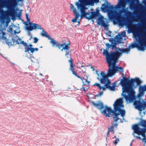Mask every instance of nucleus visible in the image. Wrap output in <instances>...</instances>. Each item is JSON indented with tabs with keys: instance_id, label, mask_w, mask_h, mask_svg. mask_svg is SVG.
Wrapping results in <instances>:
<instances>
[{
	"instance_id": "nucleus-37",
	"label": "nucleus",
	"mask_w": 146,
	"mask_h": 146,
	"mask_svg": "<svg viewBox=\"0 0 146 146\" xmlns=\"http://www.w3.org/2000/svg\"><path fill=\"white\" fill-rule=\"evenodd\" d=\"M83 83L84 85H86L87 84H89L90 82L89 81H88L87 80H86L85 79L83 78V80H82Z\"/></svg>"
},
{
	"instance_id": "nucleus-43",
	"label": "nucleus",
	"mask_w": 146,
	"mask_h": 146,
	"mask_svg": "<svg viewBox=\"0 0 146 146\" xmlns=\"http://www.w3.org/2000/svg\"><path fill=\"white\" fill-rule=\"evenodd\" d=\"M33 39H34V41H33V42L34 43H36L37 42L38 40V39L36 37H34V38H33Z\"/></svg>"
},
{
	"instance_id": "nucleus-51",
	"label": "nucleus",
	"mask_w": 146,
	"mask_h": 146,
	"mask_svg": "<svg viewBox=\"0 0 146 146\" xmlns=\"http://www.w3.org/2000/svg\"><path fill=\"white\" fill-rule=\"evenodd\" d=\"M114 125L115 127H116L117 125H117V123H115L114 124Z\"/></svg>"
},
{
	"instance_id": "nucleus-42",
	"label": "nucleus",
	"mask_w": 146,
	"mask_h": 146,
	"mask_svg": "<svg viewBox=\"0 0 146 146\" xmlns=\"http://www.w3.org/2000/svg\"><path fill=\"white\" fill-rule=\"evenodd\" d=\"M119 142V140L118 138H117L114 141V144L116 145L117 144V143Z\"/></svg>"
},
{
	"instance_id": "nucleus-24",
	"label": "nucleus",
	"mask_w": 146,
	"mask_h": 146,
	"mask_svg": "<svg viewBox=\"0 0 146 146\" xmlns=\"http://www.w3.org/2000/svg\"><path fill=\"white\" fill-rule=\"evenodd\" d=\"M131 87L132 88L134 86V83L135 82H136L138 85H140L141 83V81L139 80V78H136L133 79L131 80Z\"/></svg>"
},
{
	"instance_id": "nucleus-63",
	"label": "nucleus",
	"mask_w": 146,
	"mask_h": 146,
	"mask_svg": "<svg viewBox=\"0 0 146 146\" xmlns=\"http://www.w3.org/2000/svg\"><path fill=\"white\" fill-rule=\"evenodd\" d=\"M84 91H85V90L84 89Z\"/></svg>"
},
{
	"instance_id": "nucleus-3",
	"label": "nucleus",
	"mask_w": 146,
	"mask_h": 146,
	"mask_svg": "<svg viewBox=\"0 0 146 146\" xmlns=\"http://www.w3.org/2000/svg\"><path fill=\"white\" fill-rule=\"evenodd\" d=\"M131 80L123 77L120 81V84L122 86L121 94L127 103L132 102L135 100V92L132 88Z\"/></svg>"
},
{
	"instance_id": "nucleus-36",
	"label": "nucleus",
	"mask_w": 146,
	"mask_h": 146,
	"mask_svg": "<svg viewBox=\"0 0 146 146\" xmlns=\"http://www.w3.org/2000/svg\"><path fill=\"white\" fill-rule=\"evenodd\" d=\"M75 18L72 20V21L73 22H77L76 19H77L80 16L79 14H75Z\"/></svg>"
},
{
	"instance_id": "nucleus-16",
	"label": "nucleus",
	"mask_w": 146,
	"mask_h": 146,
	"mask_svg": "<svg viewBox=\"0 0 146 146\" xmlns=\"http://www.w3.org/2000/svg\"><path fill=\"white\" fill-rule=\"evenodd\" d=\"M146 91V85L140 86L139 88V93L138 96L139 97L143 96L145 94V91Z\"/></svg>"
},
{
	"instance_id": "nucleus-41",
	"label": "nucleus",
	"mask_w": 146,
	"mask_h": 146,
	"mask_svg": "<svg viewBox=\"0 0 146 146\" xmlns=\"http://www.w3.org/2000/svg\"><path fill=\"white\" fill-rule=\"evenodd\" d=\"M103 91H101L98 94H96V96L97 97H100L102 95H103Z\"/></svg>"
},
{
	"instance_id": "nucleus-50",
	"label": "nucleus",
	"mask_w": 146,
	"mask_h": 146,
	"mask_svg": "<svg viewBox=\"0 0 146 146\" xmlns=\"http://www.w3.org/2000/svg\"><path fill=\"white\" fill-rule=\"evenodd\" d=\"M91 68L92 69V70L93 71H94L95 70V69H94V67L92 66L91 67Z\"/></svg>"
},
{
	"instance_id": "nucleus-38",
	"label": "nucleus",
	"mask_w": 146,
	"mask_h": 146,
	"mask_svg": "<svg viewBox=\"0 0 146 146\" xmlns=\"http://www.w3.org/2000/svg\"><path fill=\"white\" fill-rule=\"evenodd\" d=\"M65 52V56L66 57L68 58H70L71 56L70 53V52L66 50Z\"/></svg>"
},
{
	"instance_id": "nucleus-47",
	"label": "nucleus",
	"mask_w": 146,
	"mask_h": 146,
	"mask_svg": "<svg viewBox=\"0 0 146 146\" xmlns=\"http://www.w3.org/2000/svg\"><path fill=\"white\" fill-rule=\"evenodd\" d=\"M27 19V21L29 22H29H30V18H29V17L28 18H26Z\"/></svg>"
},
{
	"instance_id": "nucleus-45",
	"label": "nucleus",
	"mask_w": 146,
	"mask_h": 146,
	"mask_svg": "<svg viewBox=\"0 0 146 146\" xmlns=\"http://www.w3.org/2000/svg\"><path fill=\"white\" fill-rule=\"evenodd\" d=\"M30 31H28V33H27V35L29 36H31V32H30Z\"/></svg>"
},
{
	"instance_id": "nucleus-19",
	"label": "nucleus",
	"mask_w": 146,
	"mask_h": 146,
	"mask_svg": "<svg viewBox=\"0 0 146 146\" xmlns=\"http://www.w3.org/2000/svg\"><path fill=\"white\" fill-rule=\"evenodd\" d=\"M98 24L99 25L103 27L105 29L106 28L108 29V27L109 26L108 23L106 22L104 20L100 18L98 19Z\"/></svg>"
},
{
	"instance_id": "nucleus-27",
	"label": "nucleus",
	"mask_w": 146,
	"mask_h": 146,
	"mask_svg": "<svg viewBox=\"0 0 146 146\" xmlns=\"http://www.w3.org/2000/svg\"><path fill=\"white\" fill-rule=\"evenodd\" d=\"M115 38L117 41L119 43H121V41L122 40V38L120 34H119L116 36Z\"/></svg>"
},
{
	"instance_id": "nucleus-28",
	"label": "nucleus",
	"mask_w": 146,
	"mask_h": 146,
	"mask_svg": "<svg viewBox=\"0 0 146 146\" xmlns=\"http://www.w3.org/2000/svg\"><path fill=\"white\" fill-rule=\"evenodd\" d=\"M130 51V49L129 48H123L121 49L120 48V50H119V52H121V54L123 52H126L128 53Z\"/></svg>"
},
{
	"instance_id": "nucleus-61",
	"label": "nucleus",
	"mask_w": 146,
	"mask_h": 146,
	"mask_svg": "<svg viewBox=\"0 0 146 146\" xmlns=\"http://www.w3.org/2000/svg\"><path fill=\"white\" fill-rule=\"evenodd\" d=\"M146 35V34L144 36V37H145V35Z\"/></svg>"
},
{
	"instance_id": "nucleus-21",
	"label": "nucleus",
	"mask_w": 146,
	"mask_h": 146,
	"mask_svg": "<svg viewBox=\"0 0 146 146\" xmlns=\"http://www.w3.org/2000/svg\"><path fill=\"white\" fill-rule=\"evenodd\" d=\"M111 82L109 80H108L104 84H105V88H108L111 90H115V86H110Z\"/></svg>"
},
{
	"instance_id": "nucleus-34",
	"label": "nucleus",
	"mask_w": 146,
	"mask_h": 146,
	"mask_svg": "<svg viewBox=\"0 0 146 146\" xmlns=\"http://www.w3.org/2000/svg\"><path fill=\"white\" fill-rule=\"evenodd\" d=\"M140 124L142 127H146V121L144 120H141Z\"/></svg>"
},
{
	"instance_id": "nucleus-31",
	"label": "nucleus",
	"mask_w": 146,
	"mask_h": 146,
	"mask_svg": "<svg viewBox=\"0 0 146 146\" xmlns=\"http://www.w3.org/2000/svg\"><path fill=\"white\" fill-rule=\"evenodd\" d=\"M94 85H96L97 87H98L99 88L100 90H105L106 89V88H105V86L104 87H102L101 86L100 84L97 83H95Z\"/></svg>"
},
{
	"instance_id": "nucleus-46",
	"label": "nucleus",
	"mask_w": 146,
	"mask_h": 146,
	"mask_svg": "<svg viewBox=\"0 0 146 146\" xmlns=\"http://www.w3.org/2000/svg\"><path fill=\"white\" fill-rule=\"evenodd\" d=\"M76 76H77L78 78H80L81 80H82L83 79V78H82L81 77L78 76V75Z\"/></svg>"
},
{
	"instance_id": "nucleus-2",
	"label": "nucleus",
	"mask_w": 146,
	"mask_h": 146,
	"mask_svg": "<svg viewBox=\"0 0 146 146\" xmlns=\"http://www.w3.org/2000/svg\"><path fill=\"white\" fill-rule=\"evenodd\" d=\"M113 106L114 110H112L110 108L106 106L105 109L101 111L102 113H104L106 117H110L111 113H113V118L115 122H116L120 120V123L123 122L125 120L124 117L125 116V111L122 109L124 107L122 99L120 98L116 100Z\"/></svg>"
},
{
	"instance_id": "nucleus-29",
	"label": "nucleus",
	"mask_w": 146,
	"mask_h": 146,
	"mask_svg": "<svg viewBox=\"0 0 146 146\" xmlns=\"http://www.w3.org/2000/svg\"><path fill=\"white\" fill-rule=\"evenodd\" d=\"M69 45H70V44L69 43L68 44H66L65 43V44L62 48L61 50V51H62L63 50H65V51H68V50L69 48Z\"/></svg>"
},
{
	"instance_id": "nucleus-60",
	"label": "nucleus",
	"mask_w": 146,
	"mask_h": 146,
	"mask_svg": "<svg viewBox=\"0 0 146 146\" xmlns=\"http://www.w3.org/2000/svg\"><path fill=\"white\" fill-rule=\"evenodd\" d=\"M108 35L109 36H111V35Z\"/></svg>"
},
{
	"instance_id": "nucleus-5",
	"label": "nucleus",
	"mask_w": 146,
	"mask_h": 146,
	"mask_svg": "<svg viewBox=\"0 0 146 146\" xmlns=\"http://www.w3.org/2000/svg\"><path fill=\"white\" fill-rule=\"evenodd\" d=\"M23 0H0V12L3 11V6L8 9L9 14L13 16L15 14V8L17 5V3L22 1Z\"/></svg>"
},
{
	"instance_id": "nucleus-22",
	"label": "nucleus",
	"mask_w": 146,
	"mask_h": 146,
	"mask_svg": "<svg viewBox=\"0 0 146 146\" xmlns=\"http://www.w3.org/2000/svg\"><path fill=\"white\" fill-rule=\"evenodd\" d=\"M92 104L94 106L100 110H101L104 108V106L102 102H99L96 104L92 102Z\"/></svg>"
},
{
	"instance_id": "nucleus-12",
	"label": "nucleus",
	"mask_w": 146,
	"mask_h": 146,
	"mask_svg": "<svg viewBox=\"0 0 146 146\" xmlns=\"http://www.w3.org/2000/svg\"><path fill=\"white\" fill-rule=\"evenodd\" d=\"M29 26L28 25H26V29L28 31H32L33 29H42L41 26L39 24L35 23L29 22Z\"/></svg>"
},
{
	"instance_id": "nucleus-49",
	"label": "nucleus",
	"mask_w": 146,
	"mask_h": 146,
	"mask_svg": "<svg viewBox=\"0 0 146 146\" xmlns=\"http://www.w3.org/2000/svg\"><path fill=\"white\" fill-rule=\"evenodd\" d=\"M26 18H28L29 17V14L27 13H26Z\"/></svg>"
},
{
	"instance_id": "nucleus-23",
	"label": "nucleus",
	"mask_w": 146,
	"mask_h": 146,
	"mask_svg": "<svg viewBox=\"0 0 146 146\" xmlns=\"http://www.w3.org/2000/svg\"><path fill=\"white\" fill-rule=\"evenodd\" d=\"M69 62L70 63V67L69 68V69L71 71L72 74L75 76H76L77 75V74H76V72L74 71V66L75 65L73 64L72 60L71 58L70 60H69Z\"/></svg>"
},
{
	"instance_id": "nucleus-35",
	"label": "nucleus",
	"mask_w": 146,
	"mask_h": 146,
	"mask_svg": "<svg viewBox=\"0 0 146 146\" xmlns=\"http://www.w3.org/2000/svg\"><path fill=\"white\" fill-rule=\"evenodd\" d=\"M65 44V43H64L62 44H60L58 42L57 43L56 46L58 47L59 49H60L62 47L63 48Z\"/></svg>"
},
{
	"instance_id": "nucleus-54",
	"label": "nucleus",
	"mask_w": 146,
	"mask_h": 146,
	"mask_svg": "<svg viewBox=\"0 0 146 146\" xmlns=\"http://www.w3.org/2000/svg\"><path fill=\"white\" fill-rule=\"evenodd\" d=\"M143 146H146V143L144 144Z\"/></svg>"
},
{
	"instance_id": "nucleus-40",
	"label": "nucleus",
	"mask_w": 146,
	"mask_h": 146,
	"mask_svg": "<svg viewBox=\"0 0 146 146\" xmlns=\"http://www.w3.org/2000/svg\"><path fill=\"white\" fill-rule=\"evenodd\" d=\"M108 131L109 132H111L114 131V127L113 126H111L110 128H108Z\"/></svg>"
},
{
	"instance_id": "nucleus-15",
	"label": "nucleus",
	"mask_w": 146,
	"mask_h": 146,
	"mask_svg": "<svg viewBox=\"0 0 146 146\" xmlns=\"http://www.w3.org/2000/svg\"><path fill=\"white\" fill-rule=\"evenodd\" d=\"M78 2L87 5L90 4H94V3H98L99 2V0H78Z\"/></svg>"
},
{
	"instance_id": "nucleus-20",
	"label": "nucleus",
	"mask_w": 146,
	"mask_h": 146,
	"mask_svg": "<svg viewBox=\"0 0 146 146\" xmlns=\"http://www.w3.org/2000/svg\"><path fill=\"white\" fill-rule=\"evenodd\" d=\"M13 42L15 44H22L25 46H27V44L26 42L23 41L21 38H18L17 40L13 39Z\"/></svg>"
},
{
	"instance_id": "nucleus-62",
	"label": "nucleus",
	"mask_w": 146,
	"mask_h": 146,
	"mask_svg": "<svg viewBox=\"0 0 146 146\" xmlns=\"http://www.w3.org/2000/svg\"><path fill=\"white\" fill-rule=\"evenodd\" d=\"M122 75H123V74H123V73H122Z\"/></svg>"
},
{
	"instance_id": "nucleus-9",
	"label": "nucleus",
	"mask_w": 146,
	"mask_h": 146,
	"mask_svg": "<svg viewBox=\"0 0 146 146\" xmlns=\"http://www.w3.org/2000/svg\"><path fill=\"white\" fill-rule=\"evenodd\" d=\"M145 37L143 38L139 39V46L136 43H134L131 44V48L136 47L139 50L144 51L145 50L144 47H146V35Z\"/></svg>"
},
{
	"instance_id": "nucleus-25",
	"label": "nucleus",
	"mask_w": 146,
	"mask_h": 146,
	"mask_svg": "<svg viewBox=\"0 0 146 146\" xmlns=\"http://www.w3.org/2000/svg\"><path fill=\"white\" fill-rule=\"evenodd\" d=\"M40 30H42L41 35L42 36H45L48 38V39H51V37L47 33L44 31L43 28H42V29H41Z\"/></svg>"
},
{
	"instance_id": "nucleus-57",
	"label": "nucleus",
	"mask_w": 146,
	"mask_h": 146,
	"mask_svg": "<svg viewBox=\"0 0 146 146\" xmlns=\"http://www.w3.org/2000/svg\"><path fill=\"white\" fill-rule=\"evenodd\" d=\"M131 145H132V143H130V146H131Z\"/></svg>"
},
{
	"instance_id": "nucleus-11",
	"label": "nucleus",
	"mask_w": 146,
	"mask_h": 146,
	"mask_svg": "<svg viewBox=\"0 0 146 146\" xmlns=\"http://www.w3.org/2000/svg\"><path fill=\"white\" fill-rule=\"evenodd\" d=\"M134 105L135 108L140 111L139 113L141 114L142 111L145 110L146 108V101H143L142 103L140 100L135 101L134 102Z\"/></svg>"
},
{
	"instance_id": "nucleus-8",
	"label": "nucleus",
	"mask_w": 146,
	"mask_h": 146,
	"mask_svg": "<svg viewBox=\"0 0 146 146\" xmlns=\"http://www.w3.org/2000/svg\"><path fill=\"white\" fill-rule=\"evenodd\" d=\"M106 49H104L103 54L106 56V60L107 59V57H109L110 58H112V57H114L115 56H117L119 54L118 51L117 52H111L110 53H109L108 50L109 48L111 47V43L110 44L109 43H107L106 44Z\"/></svg>"
},
{
	"instance_id": "nucleus-64",
	"label": "nucleus",
	"mask_w": 146,
	"mask_h": 146,
	"mask_svg": "<svg viewBox=\"0 0 146 146\" xmlns=\"http://www.w3.org/2000/svg\"><path fill=\"white\" fill-rule=\"evenodd\" d=\"M146 139V137H145V139Z\"/></svg>"
},
{
	"instance_id": "nucleus-13",
	"label": "nucleus",
	"mask_w": 146,
	"mask_h": 146,
	"mask_svg": "<svg viewBox=\"0 0 146 146\" xmlns=\"http://www.w3.org/2000/svg\"><path fill=\"white\" fill-rule=\"evenodd\" d=\"M111 59L113 64L114 63V67L116 72H119L121 73H123V68L118 67V66H116V62L118 59L117 56H115L114 57H112Z\"/></svg>"
},
{
	"instance_id": "nucleus-52",
	"label": "nucleus",
	"mask_w": 146,
	"mask_h": 146,
	"mask_svg": "<svg viewBox=\"0 0 146 146\" xmlns=\"http://www.w3.org/2000/svg\"><path fill=\"white\" fill-rule=\"evenodd\" d=\"M143 114L144 115L145 114V111H143Z\"/></svg>"
},
{
	"instance_id": "nucleus-58",
	"label": "nucleus",
	"mask_w": 146,
	"mask_h": 146,
	"mask_svg": "<svg viewBox=\"0 0 146 146\" xmlns=\"http://www.w3.org/2000/svg\"><path fill=\"white\" fill-rule=\"evenodd\" d=\"M81 66V67H84V66L83 65H82Z\"/></svg>"
},
{
	"instance_id": "nucleus-7",
	"label": "nucleus",
	"mask_w": 146,
	"mask_h": 146,
	"mask_svg": "<svg viewBox=\"0 0 146 146\" xmlns=\"http://www.w3.org/2000/svg\"><path fill=\"white\" fill-rule=\"evenodd\" d=\"M75 5L77 7V9L80 11L82 16L88 20L91 19V12H88L86 11L87 10H88V8L86 7L87 5L78 1L76 2Z\"/></svg>"
},
{
	"instance_id": "nucleus-14",
	"label": "nucleus",
	"mask_w": 146,
	"mask_h": 146,
	"mask_svg": "<svg viewBox=\"0 0 146 146\" xmlns=\"http://www.w3.org/2000/svg\"><path fill=\"white\" fill-rule=\"evenodd\" d=\"M109 41L110 42H111L112 45L111 47V50H113L115 48V50H116V52L118 51V53H119V54L117 55V58H118L121 55V52H119V50H120V48L116 46L117 43L116 42V40L113 38H110L109 40Z\"/></svg>"
},
{
	"instance_id": "nucleus-33",
	"label": "nucleus",
	"mask_w": 146,
	"mask_h": 146,
	"mask_svg": "<svg viewBox=\"0 0 146 146\" xmlns=\"http://www.w3.org/2000/svg\"><path fill=\"white\" fill-rule=\"evenodd\" d=\"M91 19L95 18L98 16V13L95 12H91Z\"/></svg>"
},
{
	"instance_id": "nucleus-26",
	"label": "nucleus",
	"mask_w": 146,
	"mask_h": 146,
	"mask_svg": "<svg viewBox=\"0 0 146 146\" xmlns=\"http://www.w3.org/2000/svg\"><path fill=\"white\" fill-rule=\"evenodd\" d=\"M5 33L3 32L2 30H0V38L6 40L7 39L6 37L5 36Z\"/></svg>"
},
{
	"instance_id": "nucleus-1",
	"label": "nucleus",
	"mask_w": 146,
	"mask_h": 146,
	"mask_svg": "<svg viewBox=\"0 0 146 146\" xmlns=\"http://www.w3.org/2000/svg\"><path fill=\"white\" fill-rule=\"evenodd\" d=\"M130 0H120L118 3L115 7L116 9H121L119 10V12L113 10L115 7L113 5L107 1V4H103L101 9L103 11H107L108 13L109 18L114 21H116L118 24L121 27L126 25L128 28H130L131 23L128 17H131L132 13L128 10V7L125 9L127 2Z\"/></svg>"
},
{
	"instance_id": "nucleus-10",
	"label": "nucleus",
	"mask_w": 146,
	"mask_h": 146,
	"mask_svg": "<svg viewBox=\"0 0 146 146\" xmlns=\"http://www.w3.org/2000/svg\"><path fill=\"white\" fill-rule=\"evenodd\" d=\"M0 21L2 27L4 28L7 27L11 21L9 17L4 13H1L0 15Z\"/></svg>"
},
{
	"instance_id": "nucleus-44",
	"label": "nucleus",
	"mask_w": 146,
	"mask_h": 146,
	"mask_svg": "<svg viewBox=\"0 0 146 146\" xmlns=\"http://www.w3.org/2000/svg\"><path fill=\"white\" fill-rule=\"evenodd\" d=\"M121 36H123L126 35V33L125 31L121 32Z\"/></svg>"
},
{
	"instance_id": "nucleus-39",
	"label": "nucleus",
	"mask_w": 146,
	"mask_h": 146,
	"mask_svg": "<svg viewBox=\"0 0 146 146\" xmlns=\"http://www.w3.org/2000/svg\"><path fill=\"white\" fill-rule=\"evenodd\" d=\"M19 29V27H16V30L13 31L14 33L16 34L19 33L20 32Z\"/></svg>"
},
{
	"instance_id": "nucleus-18",
	"label": "nucleus",
	"mask_w": 146,
	"mask_h": 146,
	"mask_svg": "<svg viewBox=\"0 0 146 146\" xmlns=\"http://www.w3.org/2000/svg\"><path fill=\"white\" fill-rule=\"evenodd\" d=\"M33 45L31 44H30L27 47L25 48V51L26 52H28L29 51H30L31 53H33L35 51H37L38 49L37 48H32Z\"/></svg>"
},
{
	"instance_id": "nucleus-48",
	"label": "nucleus",
	"mask_w": 146,
	"mask_h": 146,
	"mask_svg": "<svg viewBox=\"0 0 146 146\" xmlns=\"http://www.w3.org/2000/svg\"><path fill=\"white\" fill-rule=\"evenodd\" d=\"M109 131H108V132L107 133V137H109Z\"/></svg>"
},
{
	"instance_id": "nucleus-56",
	"label": "nucleus",
	"mask_w": 146,
	"mask_h": 146,
	"mask_svg": "<svg viewBox=\"0 0 146 146\" xmlns=\"http://www.w3.org/2000/svg\"><path fill=\"white\" fill-rule=\"evenodd\" d=\"M40 75L41 76H42V74L41 73H40Z\"/></svg>"
},
{
	"instance_id": "nucleus-55",
	"label": "nucleus",
	"mask_w": 146,
	"mask_h": 146,
	"mask_svg": "<svg viewBox=\"0 0 146 146\" xmlns=\"http://www.w3.org/2000/svg\"><path fill=\"white\" fill-rule=\"evenodd\" d=\"M105 0L106 1V4H107V1H107H106V0Z\"/></svg>"
},
{
	"instance_id": "nucleus-53",
	"label": "nucleus",
	"mask_w": 146,
	"mask_h": 146,
	"mask_svg": "<svg viewBox=\"0 0 146 146\" xmlns=\"http://www.w3.org/2000/svg\"><path fill=\"white\" fill-rule=\"evenodd\" d=\"M144 19V20L145 21V23H146V18Z\"/></svg>"
},
{
	"instance_id": "nucleus-30",
	"label": "nucleus",
	"mask_w": 146,
	"mask_h": 146,
	"mask_svg": "<svg viewBox=\"0 0 146 146\" xmlns=\"http://www.w3.org/2000/svg\"><path fill=\"white\" fill-rule=\"evenodd\" d=\"M51 40L50 41V43L52 45V46H54L56 45V44L57 42H56L55 41L53 38H52L51 37V39H50Z\"/></svg>"
},
{
	"instance_id": "nucleus-59",
	"label": "nucleus",
	"mask_w": 146,
	"mask_h": 146,
	"mask_svg": "<svg viewBox=\"0 0 146 146\" xmlns=\"http://www.w3.org/2000/svg\"><path fill=\"white\" fill-rule=\"evenodd\" d=\"M109 33L110 34H111V32L110 31H109Z\"/></svg>"
},
{
	"instance_id": "nucleus-17",
	"label": "nucleus",
	"mask_w": 146,
	"mask_h": 146,
	"mask_svg": "<svg viewBox=\"0 0 146 146\" xmlns=\"http://www.w3.org/2000/svg\"><path fill=\"white\" fill-rule=\"evenodd\" d=\"M136 3H131L129 5V8L131 9L137 10L138 8L140 7L141 5L139 3V1L137 0L136 1Z\"/></svg>"
},
{
	"instance_id": "nucleus-32",
	"label": "nucleus",
	"mask_w": 146,
	"mask_h": 146,
	"mask_svg": "<svg viewBox=\"0 0 146 146\" xmlns=\"http://www.w3.org/2000/svg\"><path fill=\"white\" fill-rule=\"evenodd\" d=\"M70 5H71L70 8L73 10L74 14H79V13L77 11L76 8L74 7V5L71 4H70Z\"/></svg>"
},
{
	"instance_id": "nucleus-6",
	"label": "nucleus",
	"mask_w": 146,
	"mask_h": 146,
	"mask_svg": "<svg viewBox=\"0 0 146 146\" xmlns=\"http://www.w3.org/2000/svg\"><path fill=\"white\" fill-rule=\"evenodd\" d=\"M143 128L139 127L138 125H135L132 127V129L134 131L133 135L134 137H136L140 140L142 139L144 144L146 143L145 138L146 137V127H143Z\"/></svg>"
},
{
	"instance_id": "nucleus-4",
	"label": "nucleus",
	"mask_w": 146,
	"mask_h": 146,
	"mask_svg": "<svg viewBox=\"0 0 146 146\" xmlns=\"http://www.w3.org/2000/svg\"><path fill=\"white\" fill-rule=\"evenodd\" d=\"M106 62L109 67L107 74L103 71H100L98 73V71H96V74L98 76L97 79L102 84H104L108 80H109L108 78L112 76L116 73L114 67V63L113 64L111 58L109 57H107Z\"/></svg>"
}]
</instances>
